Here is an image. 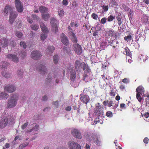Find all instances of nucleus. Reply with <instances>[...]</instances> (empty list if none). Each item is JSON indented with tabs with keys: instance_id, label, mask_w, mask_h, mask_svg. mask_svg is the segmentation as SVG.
I'll use <instances>...</instances> for the list:
<instances>
[{
	"instance_id": "680f3d73",
	"label": "nucleus",
	"mask_w": 149,
	"mask_h": 149,
	"mask_svg": "<svg viewBox=\"0 0 149 149\" xmlns=\"http://www.w3.org/2000/svg\"><path fill=\"white\" fill-rule=\"evenodd\" d=\"M149 140V139L148 138L146 137L144 138L143 140V141L145 143L147 144L148 143Z\"/></svg>"
},
{
	"instance_id": "052dcab7",
	"label": "nucleus",
	"mask_w": 149,
	"mask_h": 149,
	"mask_svg": "<svg viewBox=\"0 0 149 149\" xmlns=\"http://www.w3.org/2000/svg\"><path fill=\"white\" fill-rule=\"evenodd\" d=\"M122 81L123 83L125 84H127L129 82V81L127 78H125L122 80Z\"/></svg>"
},
{
	"instance_id": "2eb2a0df",
	"label": "nucleus",
	"mask_w": 149,
	"mask_h": 149,
	"mask_svg": "<svg viewBox=\"0 0 149 149\" xmlns=\"http://www.w3.org/2000/svg\"><path fill=\"white\" fill-rule=\"evenodd\" d=\"M37 70L39 72H40V74L42 75L45 74L46 73L47 71V68L44 65H41L38 67Z\"/></svg>"
},
{
	"instance_id": "13d9d810",
	"label": "nucleus",
	"mask_w": 149,
	"mask_h": 149,
	"mask_svg": "<svg viewBox=\"0 0 149 149\" xmlns=\"http://www.w3.org/2000/svg\"><path fill=\"white\" fill-rule=\"evenodd\" d=\"M130 10L128 13V16L129 17H130L131 18H132V16H133V11L130 9Z\"/></svg>"
},
{
	"instance_id": "a19ab883",
	"label": "nucleus",
	"mask_w": 149,
	"mask_h": 149,
	"mask_svg": "<svg viewBox=\"0 0 149 149\" xmlns=\"http://www.w3.org/2000/svg\"><path fill=\"white\" fill-rule=\"evenodd\" d=\"M58 15L60 17H62L64 15V11L62 9H59L58 11Z\"/></svg>"
},
{
	"instance_id": "39448f33",
	"label": "nucleus",
	"mask_w": 149,
	"mask_h": 149,
	"mask_svg": "<svg viewBox=\"0 0 149 149\" xmlns=\"http://www.w3.org/2000/svg\"><path fill=\"white\" fill-rule=\"evenodd\" d=\"M15 6L17 11L19 13H22L23 10V6L20 0H15Z\"/></svg>"
},
{
	"instance_id": "1a4fd4ad",
	"label": "nucleus",
	"mask_w": 149,
	"mask_h": 149,
	"mask_svg": "<svg viewBox=\"0 0 149 149\" xmlns=\"http://www.w3.org/2000/svg\"><path fill=\"white\" fill-rule=\"evenodd\" d=\"M73 49L75 52L79 55L81 54L82 52V49L81 46L78 43H75L73 45Z\"/></svg>"
},
{
	"instance_id": "dca6fc26",
	"label": "nucleus",
	"mask_w": 149,
	"mask_h": 149,
	"mask_svg": "<svg viewBox=\"0 0 149 149\" xmlns=\"http://www.w3.org/2000/svg\"><path fill=\"white\" fill-rule=\"evenodd\" d=\"M84 62H81L80 61L77 60L75 62V68L77 71L80 70L83 68Z\"/></svg>"
},
{
	"instance_id": "c756f323",
	"label": "nucleus",
	"mask_w": 149,
	"mask_h": 149,
	"mask_svg": "<svg viewBox=\"0 0 149 149\" xmlns=\"http://www.w3.org/2000/svg\"><path fill=\"white\" fill-rule=\"evenodd\" d=\"M108 43L109 45L113 46L114 45L115 43L116 44H118L119 42L118 41H117L116 40L114 39V40H111L110 41L108 42Z\"/></svg>"
},
{
	"instance_id": "f704fd0d",
	"label": "nucleus",
	"mask_w": 149,
	"mask_h": 149,
	"mask_svg": "<svg viewBox=\"0 0 149 149\" xmlns=\"http://www.w3.org/2000/svg\"><path fill=\"white\" fill-rule=\"evenodd\" d=\"M36 125L34 127H33L32 129L29 130V132H31L33 130H34L35 131H37L39 130V126L36 125V123H33L32 125Z\"/></svg>"
},
{
	"instance_id": "4d7b16f0",
	"label": "nucleus",
	"mask_w": 149,
	"mask_h": 149,
	"mask_svg": "<svg viewBox=\"0 0 149 149\" xmlns=\"http://www.w3.org/2000/svg\"><path fill=\"white\" fill-rule=\"evenodd\" d=\"M22 24L20 21H19L18 22H17L16 24L15 25V27L17 28H20Z\"/></svg>"
},
{
	"instance_id": "9b49d317",
	"label": "nucleus",
	"mask_w": 149,
	"mask_h": 149,
	"mask_svg": "<svg viewBox=\"0 0 149 149\" xmlns=\"http://www.w3.org/2000/svg\"><path fill=\"white\" fill-rule=\"evenodd\" d=\"M8 122V118L4 117H3L0 121V128L3 129L7 125Z\"/></svg>"
},
{
	"instance_id": "0eeeda50",
	"label": "nucleus",
	"mask_w": 149,
	"mask_h": 149,
	"mask_svg": "<svg viewBox=\"0 0 149 149\" xmlns=\"http://www.w3.org/2000/svg\"><path fill=\"white\" fill-rule=\"evenodd\" d=\"M18 14L14 11H11L10 13L9 21L12 24L14 22Z\"/></svg>"
},
{
	"instance_id": "cd10ccee",
	"label": "nucleus",
	"mask_w": 149,
	"mask_h": 149,
	"mask_svg": "<svg viewBox=\"0 0 149 149\" xmlns=\"http://www.w3.org/2000/svg\"><path fill=\"white\" fill-rule=\"evenodd\" d=\"M137 93H142L144 92V88L141 86L138 87L136 89Z\"/></svg>"
},
{
	"instance_id": "6ab92c4d",
	"label": "nucleus",
	"mask_w": 149,
	"mask_h": 149,
	"mask_svg": "<svg viewBox=\"0 0 149 149\" xmlns=\"http://www.w3.org/2000/svg\"><path fill=\"white\" fill-rule=\"evenodd\" d=\"M0 43L3 47H5L8 45V40L6 38H3L1 40Z\"/></svg>"
},
{
	"instance_id": "774afa93",
	"label": "nucleus",
	"mask_w": 149,
	"mask_h": 149,
	"mask_svg": "<svg viewBox=\"0 0 149 149\" xmlns=\"http://www.w3.org/2000/svg\"><path fill=\"white\" fill-rule=\"evenodd\" d=\"M109 102V101L108 100H105L103 102V103L104 106H106L107 105L108 106V104Z\"/></svg>"
},
{
	"instance_id": "c85d7f7f",
	"label": "nucleus",
	"mask_w": 149,
	"mask_h": 149,
	"mask_svg": "<svg viewBox=\"0 0 149 149\" xmlns=\"http://www.w3.org/2000/svg\"><path fill=\"white\" fill-rule=\"evenodd\" d=\"M122 17L121 16V14L119 13L116 17V18L118 21V24L119 26H120L122 24V21L121 20V18Z\"/></svg>"
},
{
	"instance_id": "6e6552de",
	"label": "nucleus",
	"mask_w": 149,
	"mask_h": 149,
	"mask_svg": "<svg viewBox=\"0 0 149 149\" xmlns=\"http://www.w3.org/2000/svg\"><path fill=\"white\" fill-rule=\"evenodd\" d=\"M32 58L35 60H38L40 58L41 55L40 52L38 51H32L31 54Z\"/></svg>"
},
{
	"instance_id": "aec40b11",
	"label": "nucleus",
	"mask_w": 149,
	"mask_h": 149,
	"mask_svg": "<svg viewBox=\"0 0 149 149\" xmlns=\"http://www.w3.org/2000/svg\"><path fill=\"white\" fill-rule=\"evenodd\" d=\"M40 25L42 31L44 33H48L49 31L48 29L42 22H40Z\"/></svg>"
},
{
	"instance_id": "f8f14e48",
	"label": "nucleus",
	"mask_w": 149,
	"mask_h": 149,
	"mask_svg": "<svg viewBox=\"0 0 149 149\" xmlns=\"http://www.w3.org/2000/svg\"><path fill=\"white\" fill-rule=\"evenodd\" d=\"M5 90L8 93H11L14 92L16 90V87L12 85H7L4 88Z\"/></svg>"
},
{
	"instance_id": "de8ad7c7",
	"label": "nucleus",
	"mask_w": 149,
	"mask_h": 149,
	"mask_svg": "<svg viewBox=\"0 0 149 149\" xmlns=\"http://www.w3.org/2000/svg\"><path fill=\"white\" fill-rule=\"evenodd\" d=\"M107 20V19L106 18H102L100 21V23L102 24H104L106 22Z\"/></svg>"
},
{
	"instance_id": "f03ea898",
	"label": "nucleus",
	"mask_w": 149,
	"mask_h": 149,
	"mask_svg": "<svg viewBox=\"0 0 149 149\" xmlns=\"http://www.w3.org/2000/svg\"><path fill=\"white\" fill-rule=\"evenodd\" d=\"M2 64L1 69L0 70L2 75L6 78H9L10 76L9 73L6 72L5 70L6 69L7 67L9 65V63L6 61H3L1 63Z\"/></svg>"
},
{
	"instance_id": "7c9ffc66",
	"label": "nucleus",
	"mask_w": 149,
	"mask_h": 149,
	"mask_svg": "<svg viewBox=\"0 0 149 149\" xmlns=\"http://www.w3.org/2000/svg\"><path fill=\"white\" fill-rule=\"evenodd\" d=\"M54 50V47L53 46H49L47 49L46 52L47 53H51L53 52Z\"/></svg>"
},
{
	"instance_id": "603ef678",
	"label": "nucleus",
	"mask_w": 149,
	"mask_h": 149,
	"mask_svg": "<svg viewBox=\"0 0 149 149\" xmlns=\"http://www.w3.org/2000/svg\"><path fill=\"white\" fill-rule=\"evenodd\" d=\"M28 124L29 123L28 122H26L23 124L21 126L22 129V130H24L27 127L28 125Z\"/></svg>"
},
{
	"instance_id": "49530a36",
	"label": "nucleus",
	"mask_w": 149,
	"mask_h": 149,
	"mask_svg": "<svg viewBox=\"0 0 149 149\" xmlns=\"http://www.w3.org/2000/svg\"><path fill=\"white\" fill-rule=\"evenodd\" d=\"M41 39L42 41H44L47 38V35L46 34H42L41 35Z\"/></svg>"
},
{
	"instance_id": "f3484780",
	"label": "nucleus",
	"mask_w": 149,
	"mask_h": 149,
	"mask_svg": "<svg viewBox=\"0 0 149 149\" xmlns=\"http://www.w3.org/2000/svg\"><path fill=\"white\" fill-rule=\"evenodd\" d=\"M7 58L11 59L12 61L17 63L18 62V58L15 55L11 54H9L6 55Z\"/></svg>"
},
{
	"instance_id": "4be33fe9",
	"label": "nucleus",
	"mask_w": 149,
	"mask_h": 149,
	"mask_svg": "<svg viewBox=\"0 0 149 149\" xmlns=\"http://www.w3.org/2000/svg\"><path fill=\"white\" fill-rule=\"evenodd\" d=\"M39 10L41 13V15L45 14L48 11V8L44 6H41L39 8Z\"/></svg>"
},
{
	"instance_id": "9d476101",
	"label": "nucleus",
	"mask_w": 149,
	"mask_h": 149,
	"mask_svg": "<svg viewBox=\"0 0 149 149\" xmlns=\"http://www.w3.org/2000/svg\"><path fill=\"white\" fill-rule=\"evenodd\" d=\"M90 136V135L89 136ZM92 138H89V140L91 141L93 140L97 145H99L100 144V140L99 137L97 134H92L91 135Z\"/></svg>"
},
{
	"instance_id": "e2e57ef3",
	"label": "nucleus",
	"mask_w": 149,
	"mask_h": 149,
	"mask_svg": "<svg viewBox=\"0 0 149 149\" xmlns=\"http://www.w3.org/2000/svg\"><path fill=\"white\" fill-rule=\"evenodd\" d=\"M32 17L34 19H38V17L35 14H33L32 15Z\"/></svg>"
},
{
	"instance_id": "864d4df0",
	"label": "nucleus",
	"mask_w": 149,
	"mask_h": 149,
	"mask_svg": "<svg viewBox=\"0 0 149 149\" xmlns=\"http://www.w3.org/2000/svg\"><path fill=\"white\" fill-rule=\"evenodd\" d=\"M20 45L24 48L25 49L26 48V43L23 42H21L20 43Z\"/></svg>"
},
{
	"instance_id": "20e7f679",
	"label": "nucleus",
	"mask_w": 149,
	"mask_h": 149,
	"mask_svg": "<svg viewBox=\"0 0 149 149\" xmlns=\"http://www.w3.org/2000/svg\"><path fill=\"white\" fill-rule=\"evenodd\" d=\"M68 145L69 149H81V146L79 144L73 141L68 142Z\"/></svg>"
},
{
	"instance_id": "09e8293b",
	"label": "nucleus",
	"mask_w": 149,
	"mask_h": 149,
	"mask_svg": "<svg viewBox=\"0 0 149 149\" xmlns=\"http://www.w3.org/2000/svg\"><path fill=\"white\" fill-rule=\"evenodd\" d=\"M114 104V103H113V101L112 100H111L109 101L108 104V107H110L111 106H113V104Z\"/></svg>"
},
{
	"instance_id": "79ce46f5",
	"label": "nucleus",
	"mask_w": 149,
	"mask_h": 149,
	"mask_svg": "<svg viewBox=\"0 0 149 149\" xmlns=\"http://www.w3.org/2000/svg\"><path fill=\"white\" fill-rule=\"evenodd\" d=\"M141 94V93H137L136 95V98L138 100L139 102H141L142 100V98L140 96Z\"/></svg>"
},
{
	"instance_id": "5701e85b",
	"label": "nucleus",
	"mask_w": 149,
	"mask_h": 149,
	"mask_svg": "<svg viewBox=\"0 0 149 149\" xmlns=\"http://www.w3.org/2000/svg\"><path fill=\"white\" fill-rule=\"evenodd\" d=\"M83 69L85 73H89L90 70V68L87 64H86L84 62L83 65Z\"/></svg>"
},
{
	"instance_id": "8fccbe9b",
	"label": "nucleus",
	"mask_w": 149,
	"mask_h": 149,
	"mask_svg": "<svg viewBox=\"0 0 149 149\" xmlns=\"http://www.w3.org/2000/svg\"><path fill=\"white\" fill-rule=\"evenodd\" d=\"M91 17L94 19L97 20L98 18V15L95 13H93L91 15Z\"/></svg>"
},
{
	"instance_id": "b1692460",
	"label": "nucleus",
	"mask_w": 149,
	"mask_h": 149,
	"mask_svg": "<svg viewBox=\"0 0 149 149\" xmlns=\"http://www.w3.org/2000/svg\"><path fill=\"white\" fill-rule=\"evenodd\" d=\"M9 95L4 92H2L0 93V99L5 100L8 97Z\"/></svg>"
},
{
	"instance_id": "c03bdc74",
	"label": "nucleus",
	"mask_w": 149,
	"mask_h": 149,
	"mask_svg": "<svg viewBox=\"0 0 149 149\" xmlns=\"http://www.w3.org/2000/svg\"><path fill=\"white\" fill-rule=\"evenodd\" d=\"M115 18V16H113V15H110L107 18L108 21L109 22H111Z\"/></svg>"
},
{
	"instance_id": "bb28decb",
	"label": "nucleus",
	"mask_w": 149,
	"mask_h": 149,
	"mask_svg": "<svg viewBox=\"0 0 149 149\" xmlns=\"http://www.w3.org/2000/svg\"><path fill=\"white\" fill-rule=\"evenodd\" d=\"M42 19L45 21H47L49 18L50 16L48 13L43 14L41 15Z\"/></svg>"
},
{
	"instance_id": "423d86ee",
	"label": "nucleus",
	"mask_w": 149,
	"mask_h": 149,
	"mask_svg": "<svg viewBox=\"0 0 149 149\" xmlns=\"http://www.w3.org/2000/svg\"><path fill=\"white\" fill-rule=\"evenodd\" d=\"M71 133L74 137L79 139H81L82 136L80 131L78 129H72L71 131Z\"/></svg>"
},
{
	"instance_id": "a18cd8bd",
	"label": "nucleus",
	"mask_w": 149,
	"mask_h": 149,
	"mask_svg": "<svg viewBox=\"0 0 149 149\" xmlns=\"http://www.w3.org/2000/svg\"><path fill=\"white\" fill-rule=\"evenodd\" d=\"M111 3L112 4L113 6H117L118 4L115 0H110Z\"/></svg>"
},
{
	"instance_id": "a878e982",
	"label": "nucleus",
	"mask_w": 149,
	"mask_h": 149,
	"mask_svg": "<svg viewBox=\"0 0 149 149\" xmlns=\"http://www.w3.org/2000/svg\"><path fill=\"white\" fill-rule=\"evenodd\" d=\"M106 33L109 36L113 37L115 35V32L111 29H108L106 31Z\"/></svg>"
},
{
	"instance_id": "5fc2aeb1",
	"label": "nucleus",
	"mask_w": 149,
	"mask_h": 149,
	"mask_svg": "<svg viewBox=\"0 0 149 149\" xmlns=\"http://www.w3.org/2000/svg\"><path fill=\"white\" fill-rule=\"evenodd\" d=\"M123 8L125 11H128L130 10V8L128 7L127 6L123 4L122 6Z\"/></svg>"
},
{
	"instance_id": "6e6d98bb",
	"label": "nucleus",
	"mask_w": 149,
	"mask_h": 149,
	"mask_svg": "<svg viewBox=\"0 0 149 149\" xmlns=\"http://www.w3.org/2000/svg\"><path fill=\"white\" fill-rule=\"evenodd\" d=\"M112 47V49H113V52H116L117 51V49H118L117 48L118 47L117 45L115 46L114 45Z\"/></svg>"
},
{
	"instance_id": "0e129e2a",
	"label": "nucleus",
	"mask_w": 149,
	"mask_h": 149,
	"mask_svg": "<svg viewBox=\"0 0 149 149\" xmlns=\"http://www.w3.org/2000/svg\"><path fill=\"white\" fill-rule=\"evenodd\" d=\"M109 94L111 96H114L115 95V93L114 92V91L113 90H111Z\"/></svg>"
},
{
	"instance_id": "393cba45",
	"label": "nucleus",
	"mask_w": 149,
	"mask_h": 149,
	"mask_svg": "<svg viewBox=\"0 0 149 149\" xmlns=\"http://www.w3.org/2000/svg\"><path fill=\"white\" fill-rule=\"evenodd\" d=\"M70 73L71 79L72 81H74L76 77V72L73 68L71 69Z\"/></svg>"
},
{
	"instance_id": "72a5a7b5",
	"label": "nucleus",
	"mask_w": 149,
	"mask_h": 149,
	"mask_svg": "<svg viewBox=\"0 0 149 149\" xmlns=\"http://www.w3.org/2000/svg\"><path fill=\"white\" fill-rule=\"evenodd\" d=\"M15 34L17 37L19 38H21L23 36L22 33L18 31H16Z\"/></svg>"
},
{
	"instance_id": "473e14b6",
	"label": "nucleus",
	"mask_w": 149,
	"mask_h": 149,
	"mask_svg": "<svg viewBox=\"0 0 149 149\" xmlns=\"http://www.w3.org/2000/svg\"><path fill=\"white\" fill-rule=\"evenodd\" d=\"M125 50V52L126 53V55L127 56H131V52L130 50L127 47H126L125 48H124Z\"/></svg>"
},
{
	"instance_id": "ddd939ff",
	"label": "nucleus",
	"mask_w": 149,
	"mask_h": 149,
	"mask_svg": "<svg viewBox=\"0 0 149 149\" xmlns=\"http://www.w3.org/2000/svg\"><path fill=\"white\" fill-rule=\"evenodd\" d=\"M79 97L81 101L85 104L88 103L90 100L89 97L87 95L81 94L80 95Z\"/></svg>"
},
{
	"instance_id": "7ed1b4c3",
	"label": "nucleus",
	"mask_w": 149,
	"mask_h": 149,
	"mask_svg": "<svg viewBox=\"0 0 149 149\" xmlns=\"http://www.w3.org/2000/svg\"><path fill=\"white\" fill-rule=\"evenodd\" d=\"M50 23L52 27V31L55 33L58 31V27L57 24V21L54 18H51L50 19Z\"/></svg>"
},
{
	"instance_id": "338daca9",
	"label": "nucleus",
	"mask_w": 149,
	"mask_h": 149,
	"mask_svg": "<svg viewBox=\"0 0 149 149\" xmlns=\"http://www.w3.org/2000/svg\"><path fill=\"white\" fill-rule=\"evenodd\" d=\"M120 107L122 109H125L126 108V105L124 103H121L120 104Z\"/></svg>"
},
{
	"instance_id": "3c124183",
	"label": "nucleus",
	"mask_w": 149,
	"mask_h": 149,
	"mask_svg": "<svg viewBox=\"0 0 149 149\" xmlns=\"http://www.w3.org/2000/svg\"><path fill=\"white\" fill-rule=\"evenodd\" d=\"M29 144L28 143H26L24 144H22L20 145L19 146V148L20 149H22L23 148H24L27 146Z\"/></svg>"
},
{
	"instance_id": "c9c22d12",
	"label": "nucleus",
	"mask_w": 149,
	"mask_h": 149,
	"mask_svg": "<svg viewBox=\"0 0 149 149\" xmlns=\"http://www.w3.org/2000/svg\"><path fill=\"white\" fill-rule=\"evenodd\" d=\"M59 56L58 55H55L54 56L53 60L55 64H56L57 63L59 59Z\"/></svg>"
},
{
	"instance_id": "69168bd1",
	"label": "nucleus",
	"mask_w": 149,
	"mask_h": 149,
	"mask_svg": "<svg viewBox=\"0 0 149 149\" xmlns=\"http://www.w3.org/2000/svg\"><path fill=\"white\" fill-rule=\"evenodd\" d=\"M62 3L63 5L65 6L67 5L68 4V2L67 0H63L62 1Z\"/></svg>"
},
{
	"instance_id": "e433bc0d",
	"label": "nucleus",
	"mask_w": 149,
	"mask_h": 149,
	"mask_svg": "<svg viewBox=\"0 0 149 149\" xmlns=\"http://www.w3.org/2000/svg\"><path fill=\"white\" fill-rule=\"evenodd\" d=\"M17 74L19 77L22 78L23 76V70H18L17 72Z\"/></svg>"
},
{
	"instance_id": "4468645a",
	"label": "nucleus",
	"mask_w": 149,
	"mask_h": 149,
	"mask_svg": "<svg viewBox=\"0 0 149 149\" xmlns=\"http://www.w3.org/2000/svg\"><path fill=\"white\" fill-rule=\"evenodd\" d=\"M103 113L102 109L100 108V106H97L95 110L94 115L98 117L102 115Z\"/></svg>"
},
{
	"instance_id": "412c9836",
	"label": "nucleus",
	"mask_w": 149,
	"mask_h": 149,
	"mask_svg": "<svg viewBox=\"0 0 149 149\" xmlns=\"http://www.w3.org/2000/svg\"><path fill=\"white\" fill-rule=\"evenodd\" d=\"M13 7L7 5L4 8L3 10V12L5 14H8V12H11L13 11Z\"/></svg>"
},
{
	"instance_id": "ea45409f",
	"label": "nucleus",
	"mask_w": 149,
	"mask_h": 149,
	"mask_svg": "<svg viewBox=\"0 0 149 149\" xmlns=\"http://www.w3.org/2000/svg\"><path fill=\"white\" fill-rule=\"evenodd\" d=\"M132 39V36L131 35H128L125 36L124 37V39L125 40L128 41H130Z\"/></svg>"
},
{
	"instance_id": "bf43d9fd",
	"label": "nucleus",
	"mask_w": 149,
	"mask_h": 149,
	"mask_svg": "<svg viewBox=\"0 0 149 149\" xmlns=\"http://www.w3.org/2000/svg\"><path fill=\"white\" fill-rule=\"evenodd\" d=\"M102 8L104 10V11H107L109 8V7L108 6H104L103 5L102 6Z\"/></svg>"
},
{
	"instance_id": "2f4dec72",
	"label": "nucleus",
	"mask_w": 149,
	"mask_h": 149,
	"mask_svg": "<svg viewBox=\"0 0 149 149\" xmlns=\"http://www.w3.org/2000/svg\"><path fill=\"white\" fill-rule=\"evenodd\" d=\"M71 40L72 41L74 42L77 43V37L74 33H72L71 35Z\"/></svg>"
},
{
	"instance_id": "58836bf2",
	"label": "nucleus",
	"mask_w": 149,
	"mask_h": 149,
	"mask_svg": "<svg viewBox=\"0 0 149 149\" xmlns=\"http://www.w3.org/2000/svg\"><path fill=\"white\" fill-rule=\"evenodd\" d=\"M31 26L33 30L35 31L37 30L39 28V26L36 24H32Z\"/></svg>"
},
{
	"instance_id": "37998d69",
	"label": "nucleus",
	"mask_w": 149,
	"mask_h": 149,
	"mask_svg": "<svg viewBox=\"0 0 149 149\" xmlns=\"http://www.w3.org/2000/svg\"><path fill=\"white\" fill-rule=\"evenodd\" d=\"M106 116L109 117H111L113 116L112 113L110 111H107L106 113Z\"/></svg>"
},
{
	"instance_id": "a211bd4d",
	"label": "nucleus",
	"mask_w": 149,
	"mask_h": 149,
	"mask_svg": "<svg viewBox=\"0 0 149 149\" xmlns=\"http://www.w3.org/2000/svg\"><path fill=\"white\" fill-rule=\"evenodd\" d=\"M61 41L64 45H67L68 44V40L67 36L63 33L61 35Z\"/></svg>"
},
{
	"instance_id": "f257e3e1",
	"label": "nucleus",
	"mask_w": 149,
	"mask_h": 149,
	"mask_svg": "<svg viewBox=\"0 0 149 149\" xmlns=\"http://www.w3.org/2000/svg\"><path fill=\"white\" fill-rule=\"evenodd\" d=\"M18 100V96L17 95H13L8 100L7 107L8 108H11L16 106L17 102Z\"/></svg>"
},
{
	"instance_id": "4c0bfd02",
	"label": "nucleus",
	"mask_w": 149,
	"mask_h": 149,
	"mask_svg": "<svg viewBox=\"0 0 149 149\" xmlns=\"http://www.w3.org/2000/svg\"><path fill=\"white\" fill-rule=\"evenodd\" d=\"M52 79V77L51 76H50L49 74L47 78L46 79L45 82L46 84H48L51 82Z\"/></svg>"
}]
</instances>
